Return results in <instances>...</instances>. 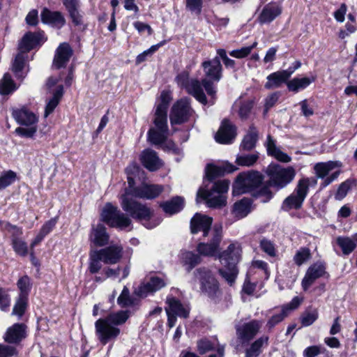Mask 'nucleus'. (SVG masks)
I'll return each instance as SVG.
<instances>
[{"mask_svg": "<svg viewBox=\"0 0 357 357\" xmlns=\"http://www.w3.org/2000/svg\"><path fill=\"white\" fill-rule=\"evenodd\" d=\"M289 77V73L285 70L273 73L267 77L264 87L267 89L278 88L282 84L288 82Z\"/></svg>", "mask_w": 357, "mask_h": 357, "instance_id": "c756f323", "label": "nucleus"}, {"mask_svg": "<svg viewBox=\"0 0 357 357\" xmlns=\"http://www.w3.org/2000/svg\"><path fill=\"white\" fill-rule=\"evenodd\" d=\"M241 248L238 243H231L219 255V259L223 268L219 269V273L231 286L238 273L236 264L241 259Z\"/></svg>", "mask_w": 357, "mask_h": 357, "instance_id": "7ed1b4c3", "label": "nucleus"}, {"mask_svg": "<svg viewBox=\"0 0 357 357\" xmlns=\"http://www.w3.org/2000/svg\"><path fill=\"white\" fill-rule=\"evenodd\" d=\"M204 73L206 78L202 80L201 84L204 87L206 93L211 98H214L216 90L213 82H219L222 77V65L218 57L212 60L205 61L202 63Z\"/></svg>", "mask_w": 357, "mask_h": 357, "instance_id": "39448f33", "label": "nucleus"}, {"mask_svg": "<svg viewBox=\"0 0 357 357\" xmlns=\"http://www.w3.org/2000/svg\"><path fill=\"white\" fill-rule=\"evenodd\" d=\"M309 186L310 179L308 178L300 179L294 192L282 202V210L289 211L291 209H300L308 194Z\"/></svg>", "mask_w": 357, "mask_h": 357, "instance_id": "6e6552de", "label": "nucleus"}, {"mask_svg": "<svg viewBox=\"0 0 357 357\" xmlns=\"http://www.w3.org/2000/svg\"><path fill=\"white\" fill-rule=\"evenodd\" d=\"M163 190L162 185L142 184L132 190V197L151 199L157 197Z\"/></svg>", "mask_w": 357, "mask_h": 357, "instance_id": "393cba45", "label": "nucleus"}, {"mask_svg": "<svg viewBox=\"0 0 357 357\" xmlns=\"http://www.w3.org/2000/svg\"><path fill=\"white\" fill-rule=\"evenodd\" d=\"M26 337V326L24 324H14L9 327L3 335L5 342L9 344H19Z\"/></svg>", "mask_w": 357, "mask_h": 357, "instance_id": "aec40b11", "label": "nucleus"}, {"mask_svg": "<svg viewBox=\"0 0 357 357\" xmlns=\"http://www.w3.org/2000/svg\"><path fill=\"white\" fill-rule=\"evenodd\" d=\"M154 127L147 133L148 141L153 145H162L167 141L169 135L167 118L155 116Z\"/></svg>", "mask_w": 357, "mask_h": 357, "instance_id": "f8f14e48", "label": "nucleus"}, {"mask_svg": "<svg viewBox=\"0 0 357 357\" xmlns=\"http://www.w3.org/2000/svg\"><path fill=\"white\" fill-rule=\"evenodd\" d=\"M26 59L25 53L20 52L15 56L12 66V70L16 77L23 79L27 74L29 70H25L26 68Z\"/></svg>", "mask_w": 357, "mask_h": 357, "instance_id": "72a5a7b5", "label": "nucleus"}, {"mask_svg": "<svg viewBox=\"0 0 357 357\" xmlns=\"http://www.w3.org/2000/svg\"><path fill=\"white\" fill-rule=\"evenodd\" d=\"M229 182L220 180L215 182L210 190L200 188L197 193V199L202 198L206 201L208 206L217 208L225 206L227 197L225 194L229 189Z\"/></svg>", "mask_w": 357, "mask_h": 357, "instance_id": "20e7f679", "label": "nucleus"}, {"mask_svg": "<svg viewBox=\"0 0 357 357\" xmlns=\"http://www.w3.org/2000/svg\"><path fill=\"white\" fill-rule=\"evenodd\" d=\"M254 106V102L251 100H238L235 102L233 108L237 109L239 118L243 120H247L250 117Z\"/></svg>", "mask_w": 357, "mask_h": 357, "instance_id": "f704fd0d", "label": "nucleus"}, {"mask_svg": "<svg viewBox=\"0 0 357 357\" xmlns=\"http://www.w3.org/2000/svg\"><path fill=\"white\" fill-rule=\"evenodd\" d=\"M160 206L164 212L169 215H173L180 212L184 207V199L180 196H176L169 201L160 204Z\"/></svg>", "mask_w": 357, "mask_h": 357, "instance_id": "473e14b6", "label": "nucleus"}, {"mask_svg": "<svg viewBox=\"0 0 357 357\" xmlns=\"http://www.w3.org/2000/svg\"><path fill=\"white\" fill-rule=\"evenodd\" d=\"M41 21L44 24L61 29L66 24V19L60 11H52L44 8L40 13Z\"/></svg>", "mask_w": 357, "mask_h": 357, "instance_id": "b1692460", "label": "nucleus"}, {"mask_svg": "<svg viewBox=\"0 0 357 357\" xmlns=\"http://www.w3.org/2000/svg\"><path fill=\"white\" fill-rule=\"evenodd\" d=\"M12 116L17 123L23 126H33L37 123L38 117L26 107L13 108Z\"/></svg>", "mask_w": 357, "mask_h": 357, "instance_id": "4be33fe9", "label": "nucleus"}, {"mask_svg": "<svg viewBox=\"0 0 357 357\" xmlns=\"http://www.w3.org/2000/svg\"><path fill=\"white\" fill-rule=\"evenodd\" d=\"M140 160L144 167L151 172L158 170L162 166L157 153L151 149H145L142 152Z\"/></svg>", "mask_w": 357, "mask_h": 357, "instance_id": "a878e982", "label": "nucleus"}, {"mask_svg": "<svg viewBox=\"0 0 357 357\" xmlns=\"http://www.w3.org/2000/svg\"><path fill=\"white\" fill-rule=\"evenodd\" d=\"M15 89V84L10 75L6 73L0 83V93L7 95Z\"/></svg>", "mask_w": 357, "mask_h": 357, "instance_id": "8fccbe9b", "label": "nucleus"}, {"mask_svg": "<svg viewBox=\"0 0 357 357\" xmlns=\"http://www.w3.org/2000/svg\"><path fill=\"white\" fill-rule=\"evenodd\" d=\"M236 137V127L229 120L225 119L215 134V141L220 144H231Z\"/></svg>", "mask_w": 357, "mask_h": 357, "instance_id": "2eb2a0df", "label": "nucleus"}, {"mask_svg": "<svg viewBox=\"0 0 357 357\" xmlns=\"http://www.w3.org/2000/svg\"><path fill=\"white\" fill-rule=\"evenodd\" d=\"M264 175L257 171L250 170L238 174L233 186V194L250 192L258 188L264 181Z\"/></svg>", "mask_w": 357, "mask_h": 357, "instance_id": "423d86ee", "label": "nucleus"}, {"mask_svg": "<svg viewBox=\"0 0 357 357\" xmlns=\"http://www.w3.org/2000/svg\"><path fill=\"white\" fill-rule=\"evenodd\" d=\"M27 299L28 298H26L19 297L15 305H14L12 314L17 315L20 317H22L26 308Z\"/></svg>", "mask_w": 357, "mask_h": 357, "instance_id": "680f3d73", "label": "nucleus"}, {"mask_svg": "<svg viewBox=\"0 0 357 357\" xmlns=\"http://www.w3.org/2000/svg\"><path fill=\"white\" fill-rule=\"evenodd\" d=\"M121 206L123 210L131 218L143 222V225L145 227L152 229L160 224V220L154 218L153 211L145 204L127 196H121Z\"/></svg>", "mask_w": 357, "mask_h": 357, "instance_id": "f03ea898", "label": "nucleus"}, {"mask_svg": "<svg viewBox=\"0 0 357 357\" xmlns=\"http://www.w3.org/2000/svg\"><path fill=\"white\" fill-rule=\"evenodd\" d=\"M250 201L248 199H243L236 202L232 211L234 215L238 219L247 216L250 212Z\"/></svg>", "mask_w": 357, "mask_h": 357, "instance_id": "79ce46f5", "label": "nucleus"}, {"mask_svg": "<svg viewBox=\"0 0 357 357\" xmlns=\"http://www.w3.org/2000/svg\"><path fill=\"white\" fill-rule=\"evenodd\" d=\"M261 324L257 320H252L236 328V334L242 343L248 342L259 332Z\"/></svg>", "mask_w": 357, "mask_h": 357, "instance_id": "412c9836", "label": "nucleus"}, {"mask_svg": "<svg viewBox=\"0 0 357 357\" xmlns=\"http://www.w3.org/2000/svg\"><path fill=\"white\" fill-rule=\"evenodd\" d=\"M165 286V281L158 277H151L146 283L141 284L136 291L140 297H146L149 294L160 290Z\"/></svg>", "mask_w": 357, "mask_h": 357, "instance_id": "bb28decb", "label": "nucleus"}, {"mask_svg": "<svg viewBox=\"0 0 357 357\" xmlns=\"http://www.w3.org/2000/svg\"><path fill=\"white\" fill-rule=\"evenodd\" d=\"M316 79L315 77H295L287 82L289 91L298 93L299 91L306 89L312 82Z\"/></svg>", "mask_w": 357, "mask_h": 357, "instance_id": "58836bf2", "label": "nucleus"}, {"mask_svg": "<svg viewBox=\"0 0 357 357\" xmlns=\"http://www.w3.org/2000/svg\"><path fill=\"white\" fill-rule=\"evenodd\" d=\"M266 148L268 154L273 156L278 160L282 162L291 161V157L277 148L274 139L270 135L267 137Z\"/></svg>", "mask_w": 357, "mask_h": 357, "instance_id": "c9c22d12", "label": "nucleus"}, {"mask_svg": "<svg viewBox=\"0 0 357 357\" xmlns=\"http://www.w3.org/2000/svg\"><path fill=\"white\" fill-rule=\"evenodd\" d=\"M129 317V311L120 310L109 314L105 318L98 319L95 322V328L99 341L105 345L117 338L121 333L118 326L125 324Z\"/></svg>", "mask_w": 357, "mask_h": 357, "instance_id": "f257e3e1", "label": "nucleus"}, {"mask_svg": "<svg viewBox=\"0 0 357 357\" xmlns=\"http://www.w3.org/2000/svg\"><path fill=\"white\" fill-rule=\"evenodd\" d=\"M73 54V50L68 43H61L56 50L53 59V66L57 69L65 68Z\"/></svg>", "mask_w": 357, "mask_h": 357, "instance_id": "6ab92c4d", "label": "nucleus"}, {"mask_svg": "<svg viewBox=\"0 0 357 357\" xmlns=\"http://www.w3.org/2000/svg\"><path fill=\"white\" fill-rule=\"evenodd\" d=\"M186 8L196 15H200L202 10V0H185Z\"/></svg>", "mask_w": 357, "mask_h": 357, "instance_id": "e2e57ef3", "label": "nucleus"}, {"mask_svg": "<svg viewBox=\"0 0 357 357\" xmlns=\"http://www.w3.org/2000/svg\"><path fill=\"white\" fill-rule=\"evenodd\" d=\"M336 244L340 248L342 254L344 255L351 254L356 247L355 241L348 236L337 237Z\"/></svg>", "mask_w": 357, "mask_h": 357, "instance_id": "c03bdc74", "label": "nucleus"}, {"mask_svg": "<svg viewBox=\"0 0 357 357\" xmlns=\"http://www.w3.org/2000/svg\"><path fill=\"white\" fill-rule=\"evenodd\" d=\"M222 174V169L213 165H208L206 167V177L208 181H212Z\"/></svg>", "mask_w": 357, "mask_h": 357, "instance_id": "774afa93", "label": "nucleus"}, {"mask_svg": "<svg viewBox=\"0 0 357 357\" xmlns=\"http://www.w3.org/2000/svg\"><path fill=\"white\" fill-rule=\"evenodd\" d=\"M17 284L20 291L19 297L28 298V295L31 287L30 278L28 276L24 275L19 279Z\"/></svg>", "mask_w": 357, "mask_h": 357, "instance_id": "3c124183", "label": "nucleus"}, {"mask_svg": "<svg viewBox=\"0 0 357 357\" xmlns=\"http://www.w3.org/2000/svg\"><path fill=\"white\" fill-rule=\"evenodd\" d=\"M162 45V43L152 45L149 49L144 51L142 53L139 54L135 60V62L137 64H139L144 61H146V57L148 56H151L155 52H156L158 48Z\"/></svg>", "mask_w": 357, "mask_h": 357, "instance_id": "69168bd1", "label": "nucleus"}, {"mask_svg": "<svg viewBox=\"0 0 357 357\" xmlns=\"http://www.w3.org/2000/svg\"><path fill=\"white\" fill-rule=\"evenodd\" d=\"M325 266L321 262L314 263L307 270L306 273L302 280V287L307 290L314 281L322 277L325 273Z\"/></svg>", "mask_w": 357, "mask_h": 357, "instance_id": "5701e85b", "label": "nucleus"}, {"mask_svg": "<svg viewBox=\"0 0 357 357\" xmlns=\"http://www.w3.org/2000/svg\"><path fill=\"white\" fill-rule=\"evenodd\" d=\"M257 45V43L255 42L250 46L243 47L241 49L234 50L231 51L229 52V55L233 57L237 58V59H243V58L248 56L250 54V52H252V50L255 47H256Z\"/></svg>", "mask_w": 357, "mask_h": 357, "instance_id": "13d9d810", "label": "nucleus"}, {"mask_svg": "<svg viewBox=\"0 0 357 357\" xmlns=\"http://www.w3.org/2000/svg\"><path fill=\"white\" fill-rule=\"evenodd\" d=\"M268 337L262 336L255 341L246 350V357H257L261 354V348L264 344L267 345Z\"/></svg>", "mask_w": 357, "mask_h": 357, "instance_id": "49530a36", "label": "nucleus"}, {"mask_svg": "<svg viewBox=\"0 0 357 357\" xmlns=\"http://www.w3.org/2000/svg\"><path fill=\"white\" fill-rule=\"evenodd\" d=\"M282 6L277 2H270L264 6L257 20L259 24H270L282 13Z\"/></svg>", "mask_w": 357, "mask_h": 357, "instance_id": "a211bd4d", "label": "nucleus"}, {"mask_svg": "<svg viewBox=\"0 0 357 357\" xmlns=\"http://www.w3.org/2000/svg\"><path fill=\"white\" fill-rule=\"evenodd\" d=\"M342 167V162L338 160L336 161H328L326 162H318L314 167V169L317 178H324L330 172L333 171L336 168H341Z\"/></svg>", "mask_w": 357, "mask_h": 357, "instance_id": "2f4dec72", "label": "nucleus"}, {"mask_svg": "<svg viewBox=\"0 0 357 357\" xmlns=\"http://www.w3.org/2000/svg\"><path fill=\"white\" fill-rule=\"evenodd\" d=\"M12 228L15 230V234H13L12 238L13 250L17 255L25 257L28 254L27 245L25 241L17 236L21 235L22 234V231L16 226H12Z\"/></svg>", "mask_w": 357, "mask_h": 357, "instance_id": "e433bc0d", "label": "nucleus"}, {"mask_svg": "<svg viewBox=\"0 0 357 357\" xmlns=\"http://www.w3.org/2000/svg\"><path fill=\"white\" fill-rule=\"evenodd\" d=\"M312 257L310 250L307 247L300 248L295 253L293 260L294 263L301 266Z\"/></svg>", "mask_w": 357, "mask_h": 357, "instance_id": "09e8293b", "label": "nucleus"}, {"mask_svg": "<svg viewBox=\"0 0 357 357\" xmlns=\"http://www.w3.org/2000/svg\"><path fill=\"white\" fill-rule=\"evenodd\" d=\"M209 243H200L197 245L198 252L204 256H214L218 251L220 243L222 238V227L220 225H215L211 234Z\"/></svg>", "mask_w": 357, "mask_h": 357, "instance_id": "ddd939ff", "label": "nucleus"}, {"mask_svg": "<svg viewBox=\"0 0 357 357\" xmlns=\"http://www.w3.org/2000/svg\"><path fill=\"white\" fill-rule=\"evenodd\" d=\"M352 185L351 180H347L342 183L337 190L335 197L337 200H341L346 197L348 191L351 189Z\"/></svg>", "mask_w": 357, "mask_h": 357, "instance_id": "bf43d9fd", "label": "nucleus"}, {"mask_svg": "<svg viewBox=\"0 0 357 357\" xmlns=\"http://www.w3.org/2000/svg\"><path fill=\"white\" fill-rule=\"evenodd\" d=\"M176 82L179 87L185 89L187 92L192 95L199 102L207 104V99L202 89L201 82L195 79H189V73L183 71L176 77Z\"/></svg>", "mask_w": 357, "mask_h": 357, "instance_id": "9d476101", "label": "nucleus"}, {"mask_svg": "<svg viewBox=\"0 0 357 357\" xmlns=\"http://www.w3.org/2000/svg\"><path fill=\"white\" fill-rule=\"evenodd\" d=\"M101 219L110 227L121 229L127 228L132 223L131 219L126 214L111 203L105 204L101 213Z\"/></svg>", "mask_w": 357, "mask_h": 357, "instance_id": "1a4fd4ad", "label": "nucleus"}, {"mask_svg": "<svg viewBox=\"0 0 357 357\" xmlns=\"http://www.w3.org/2000/svg\"><path fill=\"white\" fill-rule=\"evenodd\" d=\"M213 219L205 215L196 213L190 220V230L192 234L203 232L204 236L211 234Z\"/></svg>", "mask_w": 357, "mask_h": 357, "instance_id": "dca6fc26", "label": "nucleus"}, {"mask_svg": "<svg viewBox=\"0 0 357 357\" xmlns=\"http://www.w3.org/2000/svg\"><path fill=\"white\" fill-rule=\"evenodd\" d=\"M41 36L40 33H26L19 43L20 51L26 54L33 49L39 43Z\"/></svg>", "mask_w": 357, "mask_h": 357, "instance_id": "c85d7f7f", "label": "nucleus"}, {"mask_svg": "<svg viewBox=\"0 0 357 357\" xmlns=\"http://www.w3.org/2000/svg\"><path fill=\"white\" fill-rule=\"evenodd\" d=\"M195 277L199 281L204 294L212 298L217 296L219 292L218 282L209 269L205 267L196 269Z\"/></svg>", "mask_w": 357, "mask_h": 357, "instance_id": "9b49d317", "label": "nucleus"}, {"mask_svg": "<svg viewBox=\"0 0 357 357\" xmlns=\"http://www.w3.org/2000/svg\"><path fill=\"white\" fill-rule=\"evenodd\" d=\"M138 169V167L133 165L132 166H130L127 167L126 172L128 174V188L126 189L125 194L122 195L121 196H127L129 197V196L132 197V190L137 188V187H134L135 185V180L134 178L130 176V174L134 172L137 171Z\"/></svg>", "mask_w": 357, "mask_h": 357, "instance_id": "4d7b16f0", "label": "nucleus"}, {"mask_svg": "<svg viewBox=\"0 0 357 357\" xmlns=\"http://www.w3.org/2000/svg\"><path fill=\"white\" fill-rule=\"evenodd\" d=\"M106 264H115L120 261L123 255V248L120 244L110 245L98 250Z\"/></svg>", "mask_w": 357, "mask_h": 357, "instance_id": "f3484780", "label": "nucleus"}, {"mask_svg": "<svg viewBox=\"0 0 357 357\" xmlns=\"http://www.w3.org/2000/svg\"><path fill=\"white\" fill-rule=\"evenodd\" d=\"M287 316V312H286V308L282 307L279 313L273 314L270 318V319L267 322V326H268L269 328H272L276 324L281 322Z\"/></svg>", "mask_w": 357, "mask_h": 357, "instance_id": "0e129e2a", "label": "nucleus"}, {"mask_svg": "<svg viewBox=\"0 0 357 357\" xmlns=\"http://www.w3.org/2000/svg\"><path fill=\"white\" fill-rule=\"evenodd\" d=\"M269 177V185L280 190L289 185L296 176V171L292 167H282L279 165L271 164L266 170Z\"/></svg>", "mask_w": 357, "mask_h": 357, "instance_id": "0eeeda50", "label": "nucleus"}, {"mask_svg": "<svg viewBox=\"0 0 357 357\" xmlns=\"http://www.w3.org/2000/svg\"><path fill=\"white\" fill-rule=\"evenodd\" d=\"M193 112L188 98H181L173 105L170 113V121L173 124L186 122Z\"/></svg>", "mask_w": 357, "mask_h": 357, "instance_id": "4468645a", "label": "nucleus"}, {"mask_svg": "<svg viewBox=\"0 0 357 357\" xmlns=\"http://www.w3.org/2000/svg\"><path fill=\"white\" fill-rule=\"evenodd\" d=\"M270 186L268 182L266 185L260 188L259 190H257L255 193V196L261 199V202L263 203H266L270 201L273 197V194L270 189Z\"/></svg>", "mask_w": 357, "mask_h": 357, "instance_id": "5fc2aeb1", "label": "nucleus"}, {"mask_svg": "<svg viewBox=\"0 0 357 357\" xmlns=\"http://www.w3.org/2000/svg\"><path fill=\"white\" fill-rule=\"evenodd\" d=\"M117 303L121 307H128L133 304L132 300L130 297V291L127 287H124L121 294L117 298Z\"/></svg>", "mask_w": 357, "mask_h": 357, "instance_id": "052dcab7", "label": "nucleus"}, {"mask_svg": "<svg viewBox=\"0 0 357 357\" xmlns=\"http://www.w3.org/2000/svg\"><path fill=\"white\" fill-rule=\"evenodd\" d=\"M166 303L168 305L165 307L167 314H169V312L182 318L186 319L188 317L190 308L188 305L184 306L178 299L174 297H168Z\"/></svg>", "mask_w": 357, "mask_h": 357, "instance_id": "cd10ccee", "label": "nucleus"}, {"mask_svg": "<svg viewBox=\"0 0 357 357\" xmlns=\"http://www.w3.org/2000/svg\"><path fill=\"white\" fill-rule=\"evenodd\" d=\"M63 6L69 13V16L72 20L75 26H80L83 24V17L78 10V0H63Z\"/></svg>", "mask_w": 357, "mask_h": 357, "instance_id": "7c9ffc66", "label": "nucleus"}, {"mask_svg": "<svg viewBox=\"0 0 357 357\" xmlns=\"http://www.w3.org/2000/svg\"><path fill=\"white\" fill-rule=\"evenodd\" d=\"M91 241L98 246H103L109 241V235L106 231V228L101 224H99L92 231Z\"/></svg>", "mask_w": 357, "mask_h": 357, "instance_id": "4c0bfd02", "label": "nucleus"}, {"mask_svg": "<svg viewBox=\"0 0 357 357\" xmlns=\"http://www.w3.org/2000/svg\"><path fill=\"white\" fill-rule=\"evenodd\" d=\"M28 128L18 127L15 129V133L21 137H32L37 131V127L35 125L27 126Z\"/></svg>", "mask_w": 357, "mask_h": 357, "instance_id": "338daca9", "label": "nucleus"}, {"mask_svg": "<svg viewBox=\"0 0 357 357\" xmlns=\"http://www.w3.org/2000/svg\"><path fill=\"white\" fill-rule=\"evenodd\" d=\"M181 260L184 265L188 266V271H190L201 261L200 257L190 251H183L181 253Z\"/></svg>", "mask_w": 357, "mask_h": 357, "instance_id": "a18cd8bd", "label": "nucleus"}, {"mask_svg": "<svg viewBox=\"0 0 357 357\" xmlns=\"http://www.w3.org/2000/svg\"><path fill=\"white\" fill-rule=\"evenodd\" d=\"M172 100L171 93L167 91H162L160 93V102L158 104L155 112V116L167 118V109Z\"/></svg>", "mask_w": 357, "mask_h": 357, "instance_id": "ea45409f", "label": "nucleus"}, {"mask_svg": "<svg viewBox=\"0 0 357 357\" xmlns=\"http://www.w3.org/2000/svg\"><path fill=\"white\" fill-rule=\"evenodd\" d=\"M319 317L317 310L311 312L306 311L301 317V322L303 326H309L312 325Z\"/></svg>", "mask_w": 357, "mask_h": 357, "instance_id": "6e6d98bb", "label": "nucleus"}, {"mask_svg": "<svg viewBox=\"0 0 357 357\" xmlns=\"http://www.w3.org/2000/svg\"><path fill=\"white\" fill-rule=\"evenodd\" d=\"M257 138L258 132L256 128L254 126H250L248 132L243 137L241 142V149L245 151H250L256 145Z\"/></svg>", "mask_w": 357, "mask_h": 357, "instance_id": "a19ab883", "label": "nucleus"}, {"mask_svg": "<svg viewBox=\"0 0 357 357\" xmlns=\"http://www.w3.org/2000/svg\"><path fill=\"white\" fill-rule=\"evenodd\" d=\"M16 178V173L12 170L3 172L0 176V190L13 183Z\"/></svg>", "mask_w": 357, "mask_h": 357, "instance_id": "603ef678", "label": "nucleus"}, {"mask_svg": "<svg viewBox=\"0 0 357 357\" xmlns=\"http://www.w3.org/2000/svg\"><path fill=\"white\" fill-rule=\"evenodd\" d=\"M101 261L103 259L98 250L93 251L89 255V271L91 274L97 273L102 268Z\"/></svg>", "mask_w": 357, "mask_h": 357, "instance_id": "de8ad7c7", "label": "nucleus"}, {"mask_svg": "<svg viewBox=\"0 0 357 357\" xmlns=\"http://www.w3.org/2000/svg\"><path fill=\"white\" fill-rule=\"evenodd\" d=\"M63 94V86L59 85L53 93L52 98L48 101L45 110V117L48 116L53 112L54 109L59 105L60 100Z\"/></svg>", "mask_w": 357, "mask_h": 357, "instance_id": "37998d69", "label": "nucleus"}, {"mask_svg": "<svg viewBox=\"0 0 357 357\" xmlns=\"http://www.w3.org/2000/svg\"><path fill=\"white\" fill-rule=\"evenodd\" d=\"M259 155L257 153L242 155L237 156L236 162L240 166H252L258 160Z\"/></svg>", "mask_w": 357, "mask_h": 357, "instance_id": "864d4df0", "label": "nucleus"}]
</instances>
